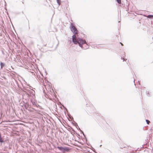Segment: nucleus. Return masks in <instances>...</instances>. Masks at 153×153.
<instances>
[{"label": "nucleus", "mask_w": 153, "mask_h": 153, "mask_svg": "<svg viewBox=\"0 0 153 153\" xmlns=\"http://www.w3.org/2000/svg\"><path fill=\"white\" fill-rule=\"evenodd\" d=\"M46 45H47V44H46L45 45V46H46Z\"/></svg>", "instance_id": "13"}, {"label": "nucleus", "mask_w": 153, "mask_h": 153, "mask_svg": "<svg viewBox=\"0 0 153 153\" xmlns=\"http://www.w3.org/2000/svg\"><path fill=\"white\" fill-rule=\"evenodd\" d=\"M72 41L75 44H78V39L77 40L76 39V36L75 34H74L72 36Z\"/></svg>", "instance_id": "4"}, {"label": "nucleus", "mask_w": 153, "mask_h": 153, "mask_svg": "<svg viewBox=\"0 0 153 153\" xmlns=\"http://www.w3.org/2000/svg\"><path fill=\"white\" fill-rule=\"evenodd\" d=\"M0 65L1 66V68H3V67L4 66V64L2 62H1Z\"/></svg>", "instance_id": "7"}, {"label": "nucleus", "mask_w": 153, "mask_h": 153, "mask_svg": "<svg viewBox=\"0 0 153 153\" xmlns=\"http://www.w3.org/2000/svg\"><path fill=\"white\" fill-rule=\"evenodd\" d=\"M117 2L119 4L121 3V0H116Z\"/></svg>", "instance_id": "9"}, {"label": "nucleus", "mask_w": 153, "mask_h": 153, "mask_svg": "<svg viewBox=\"0 0 153 153\" xmlns=\"http://www.w3.org/2000/svg\"><path fill=\"white\" fill-rule=\"evenodd\" d=\"M58 3L59 4V2L58 0H57Z\"/></svg>", "instance_id": "11"}, {"label": "nucleus", "mask_w": 153, "mask_h": 153, "mask_svg": "<svg viewBox=\"0 0 153 153\" xmlns=\"http://www.w3.org/2000/svg\"><path fill=\"white\" fill-rule=\"evenodd\" d=\"M57 148L59 150L62 151L63 152H68L70 150V149L68 147H62L58 146Z\"/></svg>", "instance_id": "1"}, {"label": "nucleus", "mask_w": 153, "mask_h": 153, "mask_svg": "<svg viewBox=\"0 0 153 153\" xmlns=\"http://www.w3.org/2000/svg\"><path fill=\"white\" fill-rule=\"evenodd\" d=\"M120 44H121V45H123V44H122V43H121V42H120Z\"/></svg>", "instance_id": "12"}, {"label": "nucleus", "mask_w": 153, "mask_h": 153, "mask_svg": "<svg viewBox=\"0 0 153 153\" xmlns=\"http://www.w3.org/2000/svg\"><path fill=\"white\" fill-rule=\"evenodd\" d=\"M152 126H153V125H152Z\"/></svg>", "instance_id": "14"}, {"label": "nucleus", "mask_w": 153, "mask_h": 153, "mask_svg": "<svg viewBox=\"0 0 153 153\" xmlns=\"http://www.w3.org/2000/svg\"><path fill=\"white\" fill-rule=\"evenodd\" d=\"M3 142V140L2 139L1 134H0V142Z\"/></svg>", "instance_id": "5"}, {"label": "nucleus", "mask_w": 153, "mask_h": 153, "mask_svg": "<svg viewBox=\"0 0 153 153\" xmlns=\"http://www.w3.org/2000/svg\"><path fill=\"white\" fill-rule=\"evenodd\" d=\"M146 122L148 124H149V123H150V121L149 120H146Z\"/></svg>", "instance_id": "8"}, {"label": "nucleus", "mask_w": 153, "mask_h": 153, "mask_svg": "<svg viewBox=\"0 0 153 153\" xmlns=\"http://www.w3.org/2000/svg\"><path fill=\"white\" fill-rule=\"evenodd\" d=\"M71 29L73 33H74L75 34H78V31L77 30V29L72 25L71 26Z\"/></svg>", "instance_id": "3"}, {"label": "nucleus", "mask_w": 153, "mask_h": 153, "mask_svg": "<svg viewBox=\"0 0 153 153\" xmlns=\"http://www.w3.org/2000/svg\"><path fill=\"white\" fill-rule=\"evenodd\" d=\"M147 17L149 18H153V15H148Z\"/></svg>", "instance_id": "6"}, {"label": "nucleus", "mask_w": 153, "mask_h": 153, "mask_svg": "<svg viewBox=\"0 0 153 153\" xmlns=\"http://www.w3.org/2000/svg\"><path fill=\"white\" fill-rule=\"evenodd\" d=\"M150 93H149V92H148L147 93V94H149V95H150Z\"/></svg>", "instance_id": "10"}, {"label": "nucleus", "mask_w": 153, "mask_h": 153, "mask_svg": "<svg viewBox=\"0 0 153 153\" xmlns=\"http://www.w3.org/2000/svg\"><path fill=\"white\" fill-rule=\"evenodd\" d=\"M78 43L79 44V46L81 48H82V45L86 43V42L85 40H83L81 39H78Z\"/></svg>", "instance_id": "2"}]
</instances>
